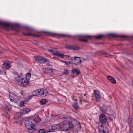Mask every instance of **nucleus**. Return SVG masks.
Segmentation results:
<instances>
[{"label": "nucleus", "mask_w": 133, "mask_h": 133, "mask_svg": "<svg viewBox=\"0 0 133 133\" xmlns=\"http://www.w3.org/2000/svg\"><path fill=\"white\" fill-rule=\"evenodd\" d=\"M15 82L17 84L21 85L23 87H25L29 85V82L28 81H25L23 78H21L20 76L17 73H15Z\"/></svg>", "instance_id": "1"}, {"label": "nucleus", "mask_w": 133, "mask_h": 133, "mask_svg": "<svg viewBox=\"0 0 133 133\" xmlns=\"http://www.w3.org/2000/svg\"><path fill=\"white\" fill-rule=\"evenodd\" d=\"M74 127L73 123L69 122L68 123H66L60 126V130L67 131Z\"/></svg>", "instance_id": "2"}, {"label": "nucleus", "mask_w": 133, "mask_h": 133, "mask_svg": "<svg viewBox=\"0 0 133 133\" xmlns=\"http://www.w3.org/2000/svg\"><path fill=\"white\" fill-rule=\"evenodd\" d=\"M35 59L38 62L40 63L43 64L46 62L47 65H49V64L50 61L43 57L36 56L35 57Z\"/></svg>", "instance_id": "3"}, {"label": "nucleus", "mask_w": 133, "mask_h": 133, "mask_svg": "<svg viewBox=\"0 0 133 133\" xmlns=\"http://www.w3.org/2000/svg\"><path fill=\"white\" fill-rule=\"evenodd\" d=\"M9 96L10 100L16 103L19 101V98L15 94L10 93Z\"/></svg>", "instance_id": "4"}, {"label": "nucleus", "mask_w": 133, "mask_h": 133, "mask_svg": "<svg viewBox=\"0 0 133 133\" xmlns=\"http://www.w3.org/2000/svg\"><path fill=\"white\" fill-rule=\"evenodd\" d=\"M74 125L73 128L74 129H76L77 130H78L81 128V127L80 123L77 122V120H72L71 123H73Z\"/></svg>", "instance_id": "5"}, {"label": "nucleus", "mask_w": 133, "mask_h": 133, "mask_svg": "<svg viewBox=\"0 0 133 133\" xmlns=\"http://www.w3.org/2000/svg\"><path fill=\"white\" fill-rule=\"evenodd\" d=\"M98 130L101 133H108L109 130L108 128L106 127L104 128L103 125H101L99 126Z\"/></svg>", "instance_id": "6"}, {"label": "nucleus", "mask_w": 133, "mask_h": 133, "mask_svg": "<svg viewBox=\"0 0 133 133\" xmlns=\"http://www.w3.org/2000/svg\"><path fill=\"white\" fill-rule=\"evenodd\" d=\"M24 123L26 127L28 129H30L34 128V125L31 122L29 121L25 120L24 121Z\"/></svg>", "instance_id": "7"}, {"label": "nucleus", "mask_w": 133, "mask_h": 133, "mask_svg": "<svg viewBox=\"0 0 133 133\" xmlns=\"http://www.w3.org/2000/svg\"><path fill=\"white\" fill-rule=\"evenodd\" d=\"M78 36L80 38L79 39V40L84 42H86L87 41V39L91 37V36L87 35H80Z\"/></svg>", "instance_id": "8"}, {"label": "nucleus", "mask_w": 133, "mask_h": 133, "mask_svg": "<svg viewBox=\"0 0 133 133\" xmlns=\"http://www.w3.org/2000/svg\"><path fill=\"white\" fill-rule=\"evenodd\" d=\"M11 23L0 21V28L6 29L7 28L11 27Z\"/></svg>", "instance_id": "9"}, {"label": "nucleus", "mask_w": 133, "mask_h": 133, "mask_svg": "<svg viewBox=\"0 0 133 133\" xmlns=\"http://www.w3.org/2000/svg\"><path fill=\"white\" fill-rule=\"evenodd\" d=\"M52 129L50 130L47 132H54L55 130H60V125L57 124H55L53 125L52 127Z\"/></svg>", "instance_id": "10"}, {"label": "nucleus", "mask_w": 133, "mask_h": 133, "mask_svg": "<svg viewBox=\"0 0 133 133\" xmlns=\"http://www.w3.org/2000/svg\"><path fill=\"white\" fill-rule=\"evenodd\" d=\"M71 59L73 62L76 65H78L81 64L79 57H72L71 58Z\"/></svg>", "instance_id": "11"}, {"label": "nucleus", "mask_w": 133, "mask_h": 133, "mask_svg": "<svg viewBox=\"0 0 133 133\" xmlns=\"http://www.w3.org/2000/svg\"><path fill=\"white\" fill-rule=\"evenodd\" d=\"M94 92L96 101H99L101 100V96L99 91L97 90H94Z\"/></svg>", "instance_id": "12"}, {"label": "nucleus", "mask_w": 133, "mask_h": 133, "mask_svg": "<svg viewBox=\"0 0 133 133\" xmlns=\"http://www.w3.org/2000/svg\"><path fill=\"white\" fill-rule=\"evenodd\" d=\"M65 48L68 49H71L73 50H78L79 49V47L77 46L70 45H66Z\"/></svg>", "instance_id": "13"}, {"label": "nucleus", "mask_w": 133, "mask_h": 133, "mask_svg": "<svg viewBox=\"0 0 133 133\" xmlns=\"http://www.w3.org/2000/svg\"><path fill=\"white\" fill-rule=\"evenodd\" d=\"M100 122L104 123L107 121V119L106 116L104 114H101L99 116Z\"/></svg>", "instance_id": "14"}, {"label": "nucleus", "mask_w": 133, "mask_h": 133, "mask_svg": "<svg viewBox=\"0 0 133 133\" xmlns=\"http://www.w3.org/2000/svg\"><path fill=\"white\" fill-rule=\"evenodd\" d=\"M10 67L9 62H6L4 63L2 66V68L4 70H6L9 69Z\"/></svg>", "instance_id": "15"}, {"label": "nucleus", "mask_w": 133, "mask_h": 133, "mask_svg": "<svg viewBox=\"0 0 133 133\" xmlns=\"http://www.w3.org/2000/svg\"><path fill=\"white\" fill-rule=\"evenodd\" d=\"M41 93V89H39L34 91L32 92V95L34 96H39L40 94Z\"/></svg>", "instance_id": "16"}, {"label": "nucleus", "mask_w": 133, "mask_h": 133, "mask_svg": "<svg viewBox=\"0 0 133 133\" xmlns=\"http://www.w3.org/2000/svg\"><path fill=\"white\" fill-rule=\"evenodd\" d=\"M23 114L22 111V112H19L15 115L14 116V118L15 119H18Z\"/></svg>", "instance_id": "17"}, {"label": "nucleus", "mask_w": 133, "mask_h": 133, "mask_svg": "<svg viewBox=\"0 0 133 133\" xmlns=\"http://www.w3.org/2000/svg\"><path fill=\"white\" fill-rule=\"evenodd\" d=\"M3 109L6 110L10 111L11 109V107L10 105L4 104L3 106Z\"/></svg>", "instance_id": "18"}, {"label": "nucleus", "mask_w": 133, "mask_h": 133, "mask_svg": "<svg viewBox=\"0 0 133 133\" xmlns=\"http://www.w3.org/2000/svg\"><path fill=\"white\" fill-rule=\"evenodd\" d=\"M73 75L74 76H77L79 73V70L77 68H75L72 70Z\"/></svg>", "instance_id": "19"}, {"label": "nucleus", "mask_w": 133, "mask_h": 133, "mask_svg": "<svg viewBox=\"0 0 133 133\" xmlns=\"http://www.w3.org/2000/svg\"><path fill=\"white\" fill-rule=\"evenodd\" d=\"M41 96H45L46 95L48 92L46 90H44L43 89H41Z\"/></svg>", "instance_id": "20"}, {"label": "nucleus", "mask_w": 133, "mask_h": 133, "mask_svg": "<svg viewBox=\"0 0 133 133\" xmlns=\"http://www.w3.org/2000/svg\"><path fill=\"white\" fill-rule=\"evenodd\" d=\"M108 79L112 83H115L116 81L115 79L113 77L110 76H108L107 77Z\"/></svg>", "instance_id": "21"}, {"label": "nucleus", "mask_w": 133, "mask_h": 133, "mask_svg": "<svg viewBox=\"0 0 133 133\" xmlns=\"http://www.w3.org/2000/svg\"><path fill=\"white\" fill-rule=\"evenodd\" d=\"M55 55L60 57L62 58H63L64 57L63 54H61L58 51H57L56 53L55 54Z\"/></svg>", "instance_id": "22"}, {"label": "nucleus", "mask_w": 133, "mask_h": 133, "mask_svg": "<svg viewBox=\"0 0 133 133\" xmlns=\"http://www.w3.org/2000/svg\"><path fill=\"white\" fill-rule=\"evenodd\" d=\"M30 111V110L28 108H26L24 109L22 111L23 114H25L29 112Z\"/></svg>", "instance_id": "23"}, {"label": "nucleus", "mask_w": 133, "mask_h": 133, "mask_svg": "<svg viewBox=\"0 0 133 133\" xmlns=\"http://www.w3.org/2000/svg\"><path fill=\"white\" fill-rule=\"evenodd\" d=\"M48 51L51 52L53 55H55V54L56 53V52H57V51L56 50H54L53 49H49L48 50Z\"/></svg>", "instance_id": "24"}, {"label": "nucleus", "mask_w": 133, "mask_h": 133, "mask_svg": "<svg viewBox=\"0 0 133 133\" xmlns=\"http://www.w3.org/2000/svg\"><path fill=\"white\" fill-rule=\"evenodd\" d=\"M46 102L45 99H43L41 100L40 102V103L41 105H42L45 104Z\"/></svg>", "instance_id": "25"}, {"label": "nucleus", "mask_w": 133, "mask_h": 133, "mask_svg": "<svg viewBox=\"0 0 133 133\" xmlns=\"http://www.w3.org/2000/svg\"><path fill=\"white\" fill-rule=\"evenodd\" d=\"M73 107L76 109H77L78 107V105L77 104V102H75L73 104Z\"/></svg>", "instance_id": "26"}, {"label": "nucleus", "mask_w": 133, "mask_h": 133, "mask_svg": "<svg viewBox=\"0 0 133 133\" xmlns=\"http://www.w3.org/2000/svg\"><path fill=\"white\" fill-rule=\"evenodd\" d=\"M31 76V75L30 73H28L26 74V77L27 80L26 81H28V80L29 79H30Z\"/></svg>", "instance_id": "27"}, {"label": "nucleus", "mask_w": 133, "mask_h": 133, "mask_svg": "<svg viewBox=\"0 0 133 133\" xmlns=\"http://www.w3.org/2000/svg\"><path fill=\"white\" fill-rule=\"evenodd\" d=\"M28 129L30 130L29 131V133H33L35 130V129L34 128H31V129Z\"/></svg>", "instance_id": "28"}, {"label": "nucleus", "mask_w": 133, "mask_h": 133, "mask_svg": "<svg viewBox=\"0 0 133 133\" xmlns=\"http://www.w3.org/2000/svg\"><path fill=\"white\" fill-rule=\"evenodd\" d=\"M5 52V50L3 48H2V47H0V53H4Z\"/></svg>", "instance_id": "29"}, {"label": "nucleus", "mask_w": 133, "mask_h": 133, "mask_svg": "<svg viewBox=\"0 0 133 133\" xmlns=\"http://www.w3.org/2000/svg\"><path fill=\"white\" fill-rule=\"evenodd\" d=\"M47 132H46V131H45L43 129H40L38 133H46Z\"/></svg>", "instance_id": "30"}, {"label": "nucleus", "mask_w": 133, "mask_h": 133, "mask_svg": "<svg viewBox=\"0 0 133 133\" xmlns=\"http://www.w3.org/2000/svg\"><path fill=\"white\" fill-rule=\"evenodd\" d=\"M58 35H60L61 36H62L65 37H70L69 35L66 34H59Z\"/></svg>", "instance_id": "31"}, {"label": "nucleus", "mask_w": 133, "mask_h": 133, "mask_svg": "<svg viewBox=\"0 0 133 133\" xmlns=\"http://www.w3.org/2000/svg\"><path fill=\"white\" fill-rule=\"evenodd\" d=\"M103 54L104 55V57H107L109 56L110 55L109 54H107L106 52H104L103 53Z\"/></svg>", "instance_id": "32"}, {"label": "nucleus", "mask_w": 133, "mask_h": 133, "mask_svg": "<svg viewBox=\"0 0 133 133\" xmlns=\"http://www.w3.org/2000/svg\"><path fill=\"white\" fill-rule=\"evenodd\" d=\"M103 36L102 35H99L95 36V37L99 39L102 38Z\"/></svg>", "instance_id": "33"}, {"label": "nucleus", "mask_w": 133, "mask_h": 133, "mask_svg": "<svg viewBox=\"0 0 133 133\" xmlns=\"http://www.w3.org/2000/svg\"><path fill=\"white\" fill-rule=\"evenodd\" d=\"M24 104V101H22L20 103L19 105L20 107H23Z\"/></svg>", "instance_id": "34"}, {"label": "nucleus", "mask_w": 133, "mask_h": 133, "mask_svg": "<svg viewBox=\"0 0 133 133\" xmlns=\"http://www.w3.org/2000/svg\"><path fill=\"white\" fill-rule=\"evenodd\" d=\"M85 60V59L82 58H80V63H81L83 62Z\"/></svg>", "instance_id": "35"}, {"label": "nucleus", "mask_w": 133, "mask_h": 133, "mask_svg": "<svg viewBox=\"0 0 133 133\" xmlns=\"http://www.w3.org/2000/svg\"><path fill=\"white\" fill-rule=\"evenodd\" d=\"M62 62L64 63L67 65H68L70 63V62L69 61H63Z\"/></svg>", "instance_id": "36"}, {"label": "nucleus", "mask_w": 133, "mask_h": 133, "mask_svg": "<svg viewBox=\"0 0 133 133\" xmlns=\"http://www.w3.org/2000/svg\"><path fill=\"white\" fill-rule=\"evenodd\" d=\"M46 71H47L48 72H49V71H50V72H51L52 71V69H48L47 68L46 69Z\"/></svg>", "instance_id": "37"}, {"label": "nucleus", "mask_w": 133, "mask_h": 133, "mask_svg": "<svg viewBox=\"0 0 133 133\" xmlns=\"http://www.w3.org/2000/svg\"><path fill=\"white\" fill-rule=\"evenodd\" d=\"M69 73V72L68 70H66L63 72V74L65 75H66Z\"/></svg>", "instance_id": "38"}, {"label": "nucleus", "mask_w": 133, "mask_h": 133, "mask_svg": "<svg viewBox=\"0 0 133 133\" xmlns=\"http://www.w3.org/2000/svg\"><path fill=\"white\" fill-rule=\"evenodd\" d=\"M25 35L26 36H34V34H32L29 33H27L25 34Z\"/></svg>", "instance_id": "39"}, {"label": "nucleus", "mask_w": 133, "mask_h": 133, "mask_svg": "<svg viewBox=\"0 0 133 133\" xmlns=\"http://www.w3.org/2000/svg\"><path fill=\"white\" fill-rule=\"evenodd\" d=\"M32 98V97L31 96H30L28 97L27 98V99H28V100H29Z\"/></svg>", "instance_id": "40"}, {"label": "nucleus", "mask_w": 133, "mask_h": 133, "mask_svg": "<svg viewBox=\"0 0 133 133\" xmlns=\"http://www.w3.org/2000/svg\"><path fill=\"white\" fill-rule=\"evenodd\" d=\"M14 25L15 26L17 27L18 26V24H14Z\"/></svg>", "instance_id": "41"}, {"label": "nucleus", "mask_w": 133, "mask_h": 133, "mask_svg": "<svg viewBox=\"0 0 133 133\" xmlns=\"http://www.w3.org/2000/svg\"><path fill=\"white\" fill-rule=\"evenodd\" d=\"M80 98V102H81V101H83L82 98H81L80 97H79Z\"/></svg>", "instance_id": "42"}, {"label": "nucleus", "mask_w": 133, "mask_h": 133, "mask_svg": "<svg viewBox=\"0 0 133 133\" xmlns=\"http://www.w3.org/2000/svg\"><path fill=\"white\" fill-rule=\"evenodd\" d=\"M34 36L35 37H38L39 36V35H35L34 34V36Z\"/></svg>", "instance_id": "43"}, {"label": "nucleus", "mask_w": 133, "mask_h": 133, "mask_svg": "<svg viewBox=\"0 0 133 133\" xmlns=\"http://www.w3.org/2000/svg\"><path fill=\"white\" fill-rule=\"evenodd\" d=\"M130 133H133V130L132 131H130Z\"/></svg>", "instance_id": "44"}, {"label": "nucleus", "mask_w": 133, "mask_h": 133, "mask_svg": "<svg viewBox=\"0 0 133 133\" xmlns=\"http://www.w3.org/2000/svg\"><path fill=\"white\" fill-rule=\"evenodd\" d=\"M74 100L76 101V102H77V100L76 99H75Z\"/></svg>", "instance_id": "45"}, {"label": "nucleus", "mask_w": 133, "mask_h": 133, "mask_svg": "<svg viewBox=\"0 0 133 133\" xmlns=\"http://www.w3.org/2000/svg\"><path fill=\"white\" fill-rule=\"evenodd\" d=\"M132 85H133V81H132Z\"/></svg>", "instance_id": "46"}, {"label": "nucleus", "mask_w": 133, "mask_h": 133, "mask_svg": "<svg viewBox=\"0 0 133 133\" xmlns=\"http://www.w3.org/2000/svg\"><path fill=\"white\" fill-rule=\"evenodd\" d=\"M86 95V94H84V96H85Z\"/></svg>", "instance_id": "47"}]
</instances>
